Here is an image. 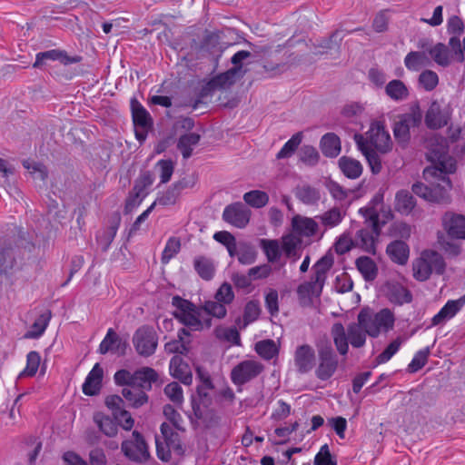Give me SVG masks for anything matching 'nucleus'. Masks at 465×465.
Returning <instances> with one entry per match:
<instances>
[{
  "mask_svg": "<svg viewBox=\"0 0 465 465\" xmlns=\"http://www.w3.org/2000/svg\"><path fill=\"white\" fill-rule=\"evenodd\" d=\"M426 157L433 164L423 171V177L430 186L417 183L412 185V192L426 201L447 203L450 202L448 192L451 189L449 174L456 171V161L448 154L443 143L431 144Z\"/></svg>",
  "mask_w": 465,
  "mask_h": 465,
  "instance_id": "nucleus-1",
  "label": "nucleus"
},
{
  "mask_svg": "<svg viewBox=\"0 0 465 465\" xmlns=\"http://www.w3.org/2000/svg\"><path fill=\"white\" fill-rule=\"evenodd\" d=\"M359 213L365 218L367 227L358 230L355 233L354 247L375 254L381 225L386 223L391 213L384 210L381 194H376L365 207L359 210Z\"/></svg>",
  "mask_w": 465,
  "mask_h": 465,
  "instance_id": "nucleus-2",
  "label": "nucleus"
},
{
  "mask_svg": "<svg viewBox=\"0 0 465 465\" xmlns=\"http://www.w3.org/2000/svg\"><path fill=\"white\" fill-rule=\"evenodd\" d=\"M334 345L341 355H346L349 351V342L353 348H361L365 345L367 332L356 323H351L347 329L341 322H335L331 331Z\"/></svg>",
  "mask_w": 465,
  "mask_h": 465,
  "instance_id": "nucleus-3",
  "label": "nucleus"
},
{
  "mask_svg": "<svg viewBox=\"0 0 465 465\" xmlns=\"http://www.w3.org/2000/svg\"><path fill=\"white\" fill-rule=\"evenodd\" d=\"M395 317L390 309H381L373 312L369 309H362L358 314V322L367 334L372 338L378 337L381 332H387L394 326Z\"/></svg>",
  "mask_w": 465,
  "mask_h": 465,
  "instance_id": "nucleus-4",
  "label": "nucleus"
},
{
  "mask_svg": "<svg viewBox=\"0 0 465 465\" xmlns=\"http://www.w3.org/2000/svg\"><path fill=\"white\" fill-rule=\"evenodd\" d=\"M446 263L443 257L432 250L423 251L420 257L412 262V275L419 282L427 281L432 272L439 275L445 271Z\"/></svg>",
  "mask_w": 465,
  "mask_h": 465,
  "instance_id": "nucleus-5",
  "label": "nucleus"
},
{
  "mask_svg": "<svg viewBox=\"0 0 465 465\" xmlns=\"http://www.w3.org/2000/svg\"><path fill=\"white\" fill-rule=\"evenodd\" d=\"M354 140L362 142L364 145L381 153H386L391 148V139L389 133L381 123H373L365 134H355Z\"/></svg>",
  "mask_w": 465,
  "mask_h": 465,
  "instance_id": "nucleus-6",
  "label": "nucleus"
},
{
  "mask_svg": "<svg viewBox=\"0 0 465 465\" xmlns=\"http://www.w3.org/2000/svg\"><path fill=\"white\" fill-rule=\"evenodd\" d=\"M423 118L422 112L418 105L411 106L410 111L398 117L393 126L395 139L399 143H405L410 140L411 129L419 127Z\"/></svg>",
  "mask_w": 465,
  "mask_h": 465,
  "instance_id": "nucleus-7",
  "label": "nucleus"
},
{
  "mask_svg": "<svg viewBox=\"0 0 465 465\" xmlns=\"http://www.w3.org/2000/svg\"><path fill=\"white\" fill-rule=\"evenodd\" d=\"M452 111L451 104L445 100L433 101L424 116L427 127L438 130L446 126L450 121Z\"/></svg>",
  "mask_w": 465,
  "mask_h": 465,
  "instance_id": "nucleus-8",
  "label": "nucleus"
},
{
  "mask_svg": "<svg viewBox=\"0 0 465 465\" xmlns=\"http://www.w3.org/2000/svg\"><path fill=\"white\" fill-rule=\"evenodd\" d=\"M264 370L263 364L253 359L240 361L231 371L230 378L236 386H242L257 378Z\"/></svg>",
  "mask_w": 465,
  "mask_h": 465,
  "instance_id": "nucleus-9",
  "label": "nucleus"
},
{
  "mask_svg": "<svg viewBox=\"0 0 465 465\" xmlns=\"http://www.w3.org/2000/svg\"><path fill=\"white\" fill-rule=\"evenodd\" d=\"M133 344L135 351L143 357L152 356L158 345V336L153 327L143 325L138 328L133 336Z\"/></svg>",
  "mask_w": 465,
  "mask_h": 465,
  "instance_id": "nucleus-10",
  "label": "nucleus"
},
{
  "mask_svg": "<svg viewBox=\"0 0 465 465\" xmlns=\"http://www.w3.org/2000/svg\"><path fill=\"white\" fill-rule=\"evenodd\" d=\"M202 384L197 386L196 393L192 396V408L196 419H203L212 404L210 391L213 388L208 374L200 373Z\"/></svg>",
  "mask_w": 465,
  "mask_h": 465,
  "instance_id": "nucleus-11",
  "label": "nucleus"
},
{
  "mask_svg": "<svg viewBox=\"0 0 465 465\" xmlns=\"http://www.w3.org/2000/svg\"><path fill=\"white\" fill-rule=\"evenodd\" d=\"M121 450L129 460L135 462H145L150 457L148 446L137 430L133 431L132 439L122 442Z\"/></svg>",
  "mask_w": 465,
  "mask_h": 465,
  "instance_id": "nucleus-12",
  "label": "nucleus"
},
{
  "mask_svg": "<svg viewBox=\"0 0 465 465\" xmlns=\"http://www.w3.org/2000/svg\"><path fill=\"white\" fill-rule=\"evenodd\" d=\"M131 109L135 130V137L140 143H143L146 139L148 130L152 125L150 114L134 98L131 100Z\"/></svg>",
  "mask_w": 465,
  "mask_h": 465,
  "instance_id": "nucleus-13",
  "label": "nucleus"
},
{
  "mask_svg": "<svg viewBox=\"0 0 465 465\" xmlns=\"http://www.w3.org/2000/svg\"><path fill=\"white\" fill-rule=\"evenodd\" d=\"M319 366L316 369V376L322 381H327L335 372L338 367V359L330 345L319 350Z\"/></svg>",
  "mask_w": 465,
  "mask_h": 465,
  "instance_id": "nucleus-14",
  "label": "nucleus"
},
{
  "mask_svg": "<svg viewBox=\"0 0 465 465\" xmlns=\"http://www.w3.org/2000/svg\"><path fill=\"white\" fill-rule=\"evenodd\" d=\"M251 211L242 203H235L225 207L223 213V220L237 227L244 228L250 221Z\"/></svg>",
  "mask_w": 465,
  "mask_h": 465,
  "instance_id": "nucleus-15",
  "label": "nucleus"
},
{
  "mask_svg": "<svg viewBox=\"0 0 465 465\" xmlns=\"http://www.w3.org/2000/svg\"><path fill=\"white\" fill-rule=\"evenodd\" d=\"M443 228L447 234L454 239L465 240V216L446 213L442 217Z\"/></svg>",
  "mask_w": 465,
  "mask_h": 465,
  "instance_id": "nucleus-16",
  "label": "nucleus"
},
{
  "mask_svg": "<svg viewBox=\"0 0 465 465\" xmlns=\"http://www.w3.org/2000/svg\"><path fill=\"white\" fill-rule=\"evenodd\" d=\"M465 305V294L458 300H450L431 319V326H437L453 318Z\"/></svg>",
  "mask_w": 465,
  "mask_h": 465,
  "instance_id": "nucleus-17",
  "label": "nucleus"
},
{
  "mask_svg": "<svg viewBox=\"0 0 465 465\" xmlns=\"http://www.w3.org/2000/svg\"><path fill=\"white\" fill-rule=\"evenodd\" d=\"M314 350L310 345H301L296 349L294 361L295 365L301 373L310 371L314 365Z\"/></svg>",
  "mask_w": 465,
  "mask_h": 465,
  "instance_id": "nucleus-18",
  "label": "nucleus"
},
{
  "mask_svg": "<svg viewBox=\"0 0 465 465\" xmlns=\"http://www.w3.org/2000/svg\"><path fill=\"white\" fill-rule=\"evenodd\" d=\"M292 225L297 234L304 237L314 236L319 229V224L313 218L301 215L292 218Z\"/></svg>",
  "mask_w": 465,
  "mask_h": 465,
  "instance_id": "nucleus-19",
  "label": "nucleus"
},
{
  "mask_svg": "<svg viewBox=\"0 0 465 465\" xmlns=\"http://www.w3.org/2000/svg\"><path fill=\"white\" fill-rule=\"evenodd\" d=\"M244 72H241L239 67H232L226 72L213 77L208 84L210 89H223L229 87L242 77Z\"/></svg>",
  "mask_w": 465,
  "mask_h": 465,
  "instance_id": "nucleus-20",
  "label": "nucleus"
},
{
  "mask_svg": "<svg viewBox=\"0 0 465 465\" xmlns=\"http://www.w3.org/2000/svg\"><path fill=\"white\" fill-rule=\"evenodd\" d=\"M386 253L393 262L404 265L408 262L410 249L406 242L396 240L388 244Z\"/></svg>",
  "mask_w": 465,
  "mask_h": 465,
  "instance_id": "nucleus-21",
  "label": "nucleus"
},
{
  "mask_svg": "<svg viewBox=\"0 0 465 465\" xmlns=\"http://www.w3.org/2000/svg\"><path fill=\"white\" fill-rule=\"evenodd\" d=\"M103 375L104 371L99 363L94 364L83 384V392L89 396L97 394L101 389Z\"/></svg>",
  "mask_w": 465,
  "mask_h": 465,
  "instance_id": "nucleus-22",
  "label": "nucleus"
},
{
  "mask_svg": "<svg viewBox=\"0 0 465 465\" xmlns=\"http://www.w3.org/2000/svg\"><path fill=\"white\" fill-rule=\"evenodd\" d=\"M103 375L104 371L99 363L94 364L83 384V392L89 396L97 394L101 389Z\"/></svg>",
  "mask_w": 465,
  "mask_h": 465,
  "instance_id": "nucleus-23",
  "label": "nucleus"
},
{
  "mask_svg": "<svg viewBox=\"0 0 465 465\" xmlns=\"http://www.w3.org/2000/svg\"><path fill=\"white\" fill-rule=\"evenodd\" d=\"M134 386L142 391H150L158 379L157 372L150 367H143L134 372Z\"/></svg>",
  "mask_w": 465,
  "mask_h": 465,
  "instance_id": "nucleus-24",
  "label": "nucleus"
},
{
  "mask_svg": "<svg viewBox=\"0 0 465 465\" xmlns=\"http://www.w3.org/2000/svg\"><path fill=\"white\" fill-rule=\"evenodd\" d=\"M169 369L172 376L180 380L183 384L190 385L192 383L193 376L189 367L179 356H173L171 359Z\"/></svg>",
  "mask_w": 465,
  "mask_h": 465,
  "instance_id": "nucleus-25",
  "label": "nucleus"
},
{
  "mask_svg": "<svg viewBox=\"0 0 465 465\" xmlns=\"http://www.w3.org/2000/svg\"><path fill=\"white\" fill-rule=\"evenodd\" d=\"M174 317L176 319H178L183 325L187 326V327H190L193 330H201L203 329V323L202 322V321L200 320V312L197 308H194L193 310H191L190 312H174L173 313ZM211 320L208 319L206 321H204V325L206 327H210L211 326Z\"/></svg>",
  "mask_w": 465,
  "mask_h": 465,
  "instance_id": "nucleus-26",
  "label": "nucleus"
},
{
  "mask_svg": "<svg viewBox=\"0 0 465 465\" xmlns=\"http://www.w3.org/2000/svg\"><path fill=\"white\" fill-rule=\"evenodd\" d=\"M345 215L346 211L344 209L332 207L315 218L321 222L325 229H331L338 226L343 221Z\"/></svg>",
  "mask_w": 465,
  "mask_h": 465,
  "instance_id": "nucleus-27",
  "label": "nucleus"
},
{
  "mask_svg": "<svg viewBox=\"0 0 465 465\" xmlns=\"http://www.w3.org/2000/svg\"><path fill=\"white\" fill-rule=\"evenodd\" d=\"M193 267L198 275L205 281L212 280L216 270L213 260L206 256H196L193 260Z\"/></svg>",
  "mask_w": 465,
  "mask_h": 465,
  "instance_id": "nucleus-28",
  "label": "nucleus"
},
{
  "mask_svg": "<svg viewBox=\"0 0 465 465\" xmlns=\"http://www.w3.org/2000/svg\"><path fill=\"white\" fill-rule=\"evenodd\" d=\"M320 146L326 157H336L341 153L340 138L333 133L324 134L321 139Z\"/></svg>",
  "mask_w": 465,
  "mask_h": 465,
  "instance_id": "nucleus-29",
  "label": "nucleus"
},
{
  "mask_svg": "<svg viewBox=\"0 0 465 465\" xmlns=\"http://www.w3.org/2000/svg\"><path fill=\"white\" fill-rule=\"evenodd\" d=\"M355 265L366 282H372L378 275V267L375 262L368 256L356 259Z\"/></svg>",
  "mask_w": 465,
  "mask_h": 465,
  "instance_id": "nucleus-30",
  "label": "nucleus"
},
{
  "mask_svg": "<svg viewBox=\"0 0 465 465\" xmlns=\"http://www.w3.org/2000/svg\"><path fill=\"white\" fill-rule=\"evenodd\" d=\"M406 68L412 72H418L421 68L429 66L430 60L425 52L411 51L404 58Z\"/></svg>",
  "mask_w": 465,
  "mask_h": 465,
  "instance_id": "nucleus-31",
  "label": "nucleus"
},
{
  "mask_svg": "<svg viewBox=\"0 0 465 465\" xmlns=\"http://www.w3.org/2000/svg\"><path fill=\"white\" fill-rule=\"evenodd\" d=\"M339 166L342 173L350 179H357L362 173L361 163L353 158L341 157L339 159Z\"/></svg>",
  "mask_w": 465,
  "mask_h": 465,
  "instance_id": "nucleus-32",
  "label": "nucleus"
},
{
  "mask_svg": "<svg viewBox=\"0 0 465 465\" xmlns=\"http://www.w3.org/2000/svg\"><path fill=\"white\" fill-rule=\"evenodd\" d=\"M323 285L316 283L313 278L310 282L299 285L297 294L302 302H310L312 295L319 296L322 293Z\"/></svg>",
  "mask_w": 465,
  "mask_h": 465,
  "instance_id": "nucleus-33",
  "label": "nucleus"
},
{
  "mask_svg": "<svg viewBox=\"0 0 465 465\" xmlns=\"http://www.w3.org/2000/svg\"><path fill=\"white\" fill-rule=\"evenodd\" d=\"M428 52L437 64L442 67H447L450 64L452 56L448 46L444 44L438 43L428 49Z\"/></svg>",
  "mask_w": 465,
  "mask_h": 465,
  "instance_id": "nucleus-34",
  "label": "nucleus"
},
{
  "mask_svg": "<svg viewBox=\"0 0 465 465\" xmlns=\"http://www.w3.org/2000/svg\"><path fill=\"white\" fill-rule=\"evenodd\" d=\"M200 134L196 133H188L180 136L177 148L181 151L184 159L191 157L193 146L200 142Z\"/></svg>",
  "mask_w": 465,
  "mask_h": 465,
  "instance_id": "nucleus-35",
  "label": "nucleus"
},
{
  "mask_svg": "<svg viewBox=\"0 0 465 465\" xmlns=\"http://www.w3.org/2000/svg\"><path fill=\"white\" fill-rule=\"evenodd\" d=\"M120 223V217L114 218L113 223L102 232L97 234L96 239L102 251L105 252L114 241Z\"/></svg>",
  "mask_w": 465,
  "mask_h": 465,
  "instance_id": "nucleus-36",
  "label": "nucleus"
},
{
  "mask_svg": "<svg viewBox=\"0 0 465 465\" xmlns=\"http://www.w3.org/2000/svg\"><path fill=\"white\" fill-rule=\"evenodd\" d=\"M122 394L134 408H139L148 401L147 394L135 386L124 388Z\"/></svg>",
  "mask_w": 465,
  "mask_h": 465,
  "instance_id": "nucleus-37",
  "label": "nucleus"
},
{
  "mask_svg": "<svg viewBox=\"0 0 465 465\" xmlns=\"http://www.w3.org/2000/svg\"><path fill=\"white\" fill-rule=\"evenodd\" d=\"M333 260L331 256H322L313 266L314 274L313 278L318 284L324 285L327 272L331 268Z\"/></svg>",
  "mask_w": 465,
  "mask_h": 465,
  "instance_id": "nucleus-38",
  "label": "nucleus"
},
{
  "mask_svg": "<svg viewBox=\"0 0 465 465\" xmlns=\"http://www.w3.org/2000/svg\"><path fill=\"white\" fill-rule=\"evenodd\" d=\"M294 193L297 199L307 205L315 204L321 198L319 191L310 185L296 187Z\"/></svg>",
  "mask_w": 465,
  "mask_h": 465,
  "instance_id": "nucleus-39",
  "label": "nucleus"
},
{
  "mask_svg": "<svg viewBox=\"0 0 465 465\" xmlns=\"http://www.w3.org/2000/svg\"><path fill=\"white\" fill-rule=\"evenodd\" d=\"M260 246L269 262H276L282 256V247L277 240L261 239Z\"/></svg>",
  "mask_w": 465,
  "mask_h": 465,
  "instance_id": "nucleus-40",
  "label": "nucleus"
},
{
  "mask_svg": "<svg viewBox=\"0 0 465 465\" xmlns=\"http://www.w3.org/2000/svg\"><path fill=\"white\" fill-rule=\"evenodd\" d=\"M389 299L394 304L402 305L411 302L412 301V295L404 286L394 284L390 287Z\"/></svg>",
  "mask_w": 465,
  "mask_h": 465,
  "instance_id": "nucleus-41",
  "label": "nucleus"
},
{
  "mask_svg": "<svg viewBox=\"0 0 465 465\" xmlns=\"http://www.w3.org/2000/svg\"><path fill=\"white\" fill-rule=\"evenodd\" d=\"M386 94L395 101H401L409 96V90L401 80H392L385 88Z\"/></svg>",
  "mask_w": 465,
  "mask_h": 465,
  "instance_id": "nucleus-42",
  "label": "nucleus"
},
{
  "mask_svg": "<svg viewBox=\"0 0 465 465\" xmlns=\"http://www.w3.org/2000/svg\"><path fill=\"white\" fill-rule=\"evenodd\" d=\"M302 141V133L293 134L276 154L277 159H287L293 155Z\"/></svg>",
  "mask_w": 465,
  "mask_h": 465,
  "instance_id": "nucleus-43",
  "label": "nucleus"
},
{
  "mask_svg": "<svg viewBox=\"0 0 465 465\" xmlns=\"http://www.w3.org/2000/svg\"><path fill=\"white\" fill-rule=\"evenodd\" d=\"M416 203L413 196L407 191H400L396 194L395 207L402 214H409Z\"/></svg>",
  "mask_w": 465,
  "mask_h": 465,
  "instance_id": "nucleus-44",
  "label": "nucleus"
},
{
  "mask_svg": "<svg viewBox=\"0 0 465 465\" xmlns=\"http://www.w3.org/2000/svg\"><path fill=\"white\" fill-rule=\"evenodd\" d=\"M255 351L264 360H272L278 355L279 350L273 340H262L255 344Z\"/></svg>",
  "mask_w": 465,
  "mask_h": 465,
  "instance_id": "nucleus-45",
  "label": "nucleus"
},
{
  "mask_svg": "<svg viewBox=\"0 0 465 465\" xmlns=\"http://www.w3.org/2000/svg\"><path fill=\"white\" fill-rule=\"evenodd\" d=\"M358 148L365 156L371 172L373 173H379L381 170V162L376 152L377 150L369 148L368 146L364 145L362 142H358Z\"/></svg>",
  "mask_w": 465,
  "mask_h": 465,
  "instance_id": "nucleus-46",
  "label": "nucleus"
},
{
  "mask_svg": "<svg viewBox=\"0 0 465 465\" xmlns=\"http://www.w3.org/2000/svg\"><path fill=\"white\" fill-rule=\"evenodd\" d=\"M243 200L248 205L259 209L268 203L269 195L263 191L252 190L243 194Z\"/></svg>",
  "mask_w": 465,
  "mask_h": 465,
  "instance_id": "nucleus-47",
  "label": "nucleus"
},
{
  "mask_svg": "<svg viewBox=\"0 0 465 465\" xmlns=\"http://www.w3.org/2000/svg\"><path fill=\"white\" fill-rule=\"evenodd\" d=\"M121 343V340L117 333L113 330L109 329L105 337L100 343L99 352L101 354H105L108 351H117L119 345Z\"/></svg>",
  "mask_w": 465,
  "mask_h": 465,
  "instance_id": "nucleus-48",
  "label": "nucleus"
},
{
  "mask_svg": "<svg viewBox=\"0 0 465 465\" xmlns=\"http://www.w3.org/2000/svg\"><path fill=\"white\" fill-rule=\"evenodd\" d=\"M51 319V312L49 311L42 313L32 325L31 331L26 334V338L35 339L39 338L45 331Z\"/></svg>",
  "mask_w": 465,
  "mask_h": 465,
  "instance_id": "nucleus-49",
  "label": "nucleus"
},
{
  "mask_svg": "<svg viewBox=\"0 0 465 465\" xmlns=\"http://www.w3.org/2000/svg\"><path fill=\"white\" fill-rule=\"evenodd\" d=\"M214 332L215 336L220 341H223L233 345L240 344V334L235 327L219 326L215 329Z\"/></svg>",
  "mask_w": 465,
  "mask_h": 465,
  "instance_id": "nucleus-50",
  "label": "nucleus"
},
{
  "mask_svg": "<svg viewBox=\"0 0 465 465\" xmlns=\"http://www.w3.org/2000/svg\"><path fill=\"white\" fill-rule=\"evenodd\" d=\"M403 341H404L401 337H397L395 340H393L384 349V351L377 356L375 360L377 364H383L388 362L399 351Z\"/></svg>",
  "mask_w": 465,
  "mask_h": 465,
  "instance_id": "nucleus-51",
  "label": "nucleus"
},
{
  "mask_svg": "<svg viewBox=\"0 0 465 465\" xmlns=\"http://www.w3.org/2000/svg\"><path fill=\"white\" fill-rule=\"evenodd\" d=\"M94 421L100 430L108 437H114L117 433V425L113 419L103 414H96Z\"/></svg>",
  "mask_w": 465,
  "mask_h": 465,
  "instance_id": "nucleus-52",
  "label": "nucleus"
},
{
  "mask_svg": "<svg viewBox=\"0 0 465 465\" xmlns=\"http://www.w3.org/2000/svg\"><path fill=\"white\" fill-rule=\"evenodd\" d=\"M430 353V347H426L418 351L414 354L411 361L408 365V371L411 373H414L420 371L422 367H424L428 361Z\"/></svg>",
  "mask_w": 465,
  "mask_h": 465,
  "instance_id": "nucleus-53",
  "label": "nucleus"
},
{
  "mask_svg": "<svg viewBox=\"0 0 465 465\" xmlns=\"http://www.w3.org/2000/svg\"><path fill=\"white\" fill-rule=\"evenodd\" d=\"M299 158L305 165L312 167L318 163L320 154L315 147L305 144L300 150Z\"/></svg>",
  "mask_w": 465,
  "mask_h": 465,
  "instance_id": "nucleus-54",
  "label": "nucleus"
},
{
  "mask_svg": "<svg viewBox=\"0 0 465 465\" xmlns=\"http://www.w3.org/2000/svg\"><path fill=\"white\" fill-rule=\"evenodd\" d=\"M41 361L40 354L35 351H30L26 356V366L23 371L20 372L19 377L28 376L33 377L37 372Z\"/></svg>",
  "mask_w": 465,
  "mask_h": 465,
  "instance_id": "nucleus-55",
  "label": "nucleus"
},
{
  "mask_svg": "<svg viewBox=\"0 0 465 465\" xmlns=\"http://www.w3.org/2000/svg\"><path fill=\"white\" fill-rule=\"evenodd\" d=\"M261 313L260 304L257 301H250L246 303L243 312V327L255 322Z\"/></svg>",
  "mask_w": 465,
  "mask_h": 465,
  "instance_id": "nucleus-56",
  "label": "nucleus"
},
{
  "mask_svg": "<svg viewBox=\"0 0 465 465\" xmlns=\"http://www.w3.org/2000/svg\"><path fill=\"white\" fill-rule=\"evenodd\" d=\"M160 430L166 445L173 449L180 447L179 434L173 430L170 424L163 422Z\"/></svg>",
  "mask_w": 465,
  "mask_h": 465,
  "instance_id": "nucleus-57",
  "label": "nucleus"
},
{
  "mask_svg": "<svg viewBox=\"0 0 465 465\" xmlns=\"http://www.w3.org/2000/svg\"><path fill=\"white\" fill-rule=\"evenodd\" d=\"M419 83L426 91H432L439 84L438 74L431 70L423 71L419 76Z\"/></svg>",
  "mask_w": 465,
  "mask_h": 465,
  "instance_id": "nucleus-58",
  "label": "nucleus"
},
{
  "mask_svg": "<svg viewBox=\"0 0 465 465\" xmlns=\"http://www.w3.org/2000/svg\"><path fill=\"white\" fill-rule=\"evenodd\" d=\"M237 257L240 263L249 265L255 262L257 252L252 246L243 244L239 247Z\"/></svg>",
  "mask_w": 465,
  "mask_h": 465,
  "instance_id": "nucleus-59",
  "label": "nucleus"
},
{
  "mask_svg": "<svg viewBox=\"0 0 465 465\" xmlns=\"http://www.w3.org/2000/svg\"><path fill=\"white\" fill-rule=\"evenodd\" d=\"M164 394L176 405L183 402V389L178 382H171L164 387Z\"/></svg>",
  "mask_w": 465,
  "mask_h": 465,
  "instance_id": "nucleus-60",
  "label": "nucleus"
},
{
  "mask_svg": "<svg viewBox=\"0 0 465 465\" xmlns=\"http://www.w3.org/2000/svg\"><path fill=\"white\" fill-rule=\"evenodd\" d=\"M203 309L207 314L212 315L218 319L224 318L227 313L225 304H223L218 301L205 302Z\"/></svg>",
  "mask_w": 465,
  "mask_h": 465,
  "instance_id": "nucleus-61",
  "label": "nucleus"
},
{
  "mask_svg": "<svg viewBox=\"0 0 465 465\" xmlns=\"http://www.w3.org/2000/svg\"><path fill=\"white\" fill-rule=\"evenodd\" d=\"M180 248H181L180 241L174 237L170 238L167 241L165 247L163 251V254H162L163 263H168L169 261L178 253V252L180 251Z\"/></svg>",
  "mask_w": 465,
  "mask_h": 465,
  "instance_id": "nucleus-62",
  "label": "nucleus"
},
{
  "mask_svg": "<svg viewBox=\"0 0 465 465\" xmlns=\"http://www.w3.org/2000/svg\"><path fill=\"white\" fill-rule=\"evenodd\" d=\"M163 414L172 425L178 430H183V420L181 414L173 408L167 404L163 407Z\"/></svg>",
  "mask_w": 465,
  "mask_h": 465,
  "instance_id": "nucleus-63",
  "label": "nucleus"
},
{
  "mask_svg": "<svg viewBox=\"0 0 465 465\" xmlns=\"http://www.w3.org/2000/svg\"><path fill=\"white\" fill-rule=\"evenodd\" d=\"M181 192L173 184L166 192L154 202L160 205H173L180 196Z\"/></svg>",
  "mask_w": 465,
  "mask_h": 465,
  "instance_id": "nucleus-64",
  "label": "nucleus"
}]
</instances>
